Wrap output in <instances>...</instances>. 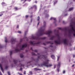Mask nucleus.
<instances>
[{
    "label": "nucleus",
    "mask_w": 75,
    "mask_h": 75,
    "mask_svg": "<svg viewBox=\"0 0 75 75\" xmlns=\"http://www.w3.org/2000/svg\"><path fill=\"white\" fill-rule=\"evenodd\" d=\"M45 28H46V22L44 21L43 22V26L40 28L38 32H37L35 35H32L31 37V40H45L46 38V37L40 38L39 37L41 36V35H42L44 34H46V35H48L49 37L50 38V40H52L54 38H55L56 37H57V39L54 41L56 44H60L61 42H63L64 45H68V41L67 39H65L62 40H61V37L59 36V30H62L61 28H57V30H54V32L56 33L55 34L56 37L52 35V32L51 30H47L45 33L44 32V31Z\"/></svg>",
    "instance_id": "f257e3e1"
},
{
    "label": "nucleus",
    "mask_w": 75,
    "mask_h": 75,
    "mask_svg": "<svg viewBox=\"0 0 75 75\" xmlns=\"http://www.w3.org/2000/svg\"><path fill=\"white\" fill-rule=\"evenodd\" d=\"M70 29H67L66 28L63 29V31H64L65 34L67 35L68 33L69 37H71L72 34H73V36L75 37V22L71 21L70 23Z\"/></svg>",
    "instance_id": "f03ea898"
},
{
    "label": "nucleus",
    "mask_w": 75,
    "mask_h": 75,
    "mask_svg": "<svg viewBox=\"0 0 75 75\" xmlns=\"http://www.w3.org/2000/svg\"><path fill=\"white\" fill-rule=\"evenodd\" d=\"M37 55H38V59L37 60V62L39 61V59H41L42 58L45 60V61L43 62V64L41 65L39 64L38 65L39 67H42V66H45V67H52V64H48L50 60L47 59L46 56L42 54H39L38 53H37Z\"/></svg>",
    "instance_id": "7ed1b4c3"
},
{
    "label": "nucleus",
    "mask_w": 75,
    "mask_h": 75,
    "mask_svg": "<svg viewBox=\"0 0 75 75\" xmlns=\"http://www.w3.org/2000/svg\"><path fill=\"white\" fill-rule=\"evenodd\" d=\"M23 39H21L20 40V42L19 43H18L16 45V47L15 49V51L16 52H20L21 50H23L24 49L25 47H26L27 45H29L26 43L25 44L21 46V42H22Z\"/></svg>",
    "instance_id": "20e7f679"
},
{
    "label": "nucleus",
    "mask_w": 75,
    "mask_h": 75,
    "mask_svg": "<svg viewBox=\"0 0 75 75\" xmlns=\"http://www.w3.org/2000/svg\"><path fill=\"white\" fill-rule=\"evenodd\" d=\"M29 43L32 45H33V46H40V44H43V45H46V44H53V42H45V43H42V42H36L35 41H32L30 40Z\"/></svg>",
    "instance_id": "39448f33"
},
{
    "label": "nucleus",
    "mask_w": 75,
    "mask_h": 75,
    "mask_svg": "<svg viewBox=\"0 0 75 75\" xmlns=\"http://www.w3.org/2000/svg\"><path fill=\"white\" fill-rule=\"evenodd\" d=\"M1 64L0 63V68L2 72L4 73V70H3V69L2 67L3 65L4 64V66H5V68L6 69H7L8 68V66L6 64V62L5 61H3L1 62Z\"/></svg>",
    "instance_id": "423d86ee"
},
{
    "label": "nucleus",
    "mask_w": 75,
    "mask_h": 75,
    "mask_svg": "<svg viewBox=\"0 0 75 75\" xmlns=\"http://www.w3.org/2000/svg\"><path fill=\"white\" fill-rule=\"evenodd\" d=\"M16 42V38H11V42L12 44H14L15 42Z\"/></svg>",
    "instance_id": "0eeeda50"
},
{
    "label": "nucleus",
    "mask_w": 75,
    "mask_h": 75,
    "mask_svg": "<svg viewBox=\"0 0 75 75\" xmlns=\"http://www.w3.org/2000/svg\"><path fill=\"white\" fill-rule=\"evenodd\" d=\"M60 65H61V62H59L58 63V64H57V71L58 72H59V67H60Z\"/></svg>",
    "instance_id": "6e6552de"
},
{
    "label": "nucleus",
    "mask_w": 75,
    "mask_h": 75,
    "mask_svg": "<svg viewBox=\"0 0 75 75\" xmlns=\"http://www.w3.org/2000/svg\"><path fill=\"white\" fill-rule=\"evenodd\" d=\"M13 62L15 64H16L17 62H20V61L18 59H15L14 60Z\"/></svg>",
    "instance_id": "1a4fd4ad"
},
{
    "label": "nucleus",
    "mask_w": 75,
    "mask_h": 75,
    "mask_svg": "<svg viewBox=\"0 0 75 75\" xmlns=\"http://www.w3.org/2000/svg\"><path fill=\"white\" fill-rule=\"evenodd\" d=\"M50 20H54V24H56V22H57V21H56V18L54 17H51Z\"/></svg>",
    "instance_id": "9d476101"
},
{
    "label": "nucleus",
    "mask_w": 75,
    "mask_h": 75,
    "mask_svg": "<svg viewBox=\"0 0 75 75\" xmlns=\"http://www.w3.org/2000/svg\"><path fill=\"white\" fill-rule=\"evenodd\" d=\"M17 66L18 67H24V65L20 63L19 65H17Z\"/></svg>",
    "instance_id": "9b49d317"
},
{
    "label": "nucleus",
    "mask_w": 75,
    "mask_h": 75,
    "mask_svg": "<svg viewBox=\"0 0 75 75\" xmlns=\"http://www.w3.org/2000/svg\"><path fill=\"white\" fill-rule=\"evenodd\" d=\"M33 8H35V10H37V6L36 5H34L33 6V7H31L29 9L30 10V9H33Z\"/></svg>",
    "instance_id": "f8f14e48"
},
{
    "label": "nucleus",
    "mask_w": 75,
    "mask_h": 75,
    "mask_svg": "<svg viewBox=\"0 0 75 75\" xmlns=\"http://www.w3.org/2000/svg\"><path fill=\"white\" fill-rule=\"evenodd\" d=\"M51 57L53 59H55V57L54 55H53L51 56Z\"/></svg>",
    "instance_id": "ddd939ff"
},
{
    "label": "nucleus",
    "mask_w": 75,
    "mask_h": 75,
    "mask_svg": "<svg viewBox=\"0 0 75 75\" xmlns=\"http://www.w3.org/2000/svg\"><path fill=\"white\" fill-rule=\"evenodd\" d=\"M34 70H35V71H40V70H41V69H38V68H35L34 69Z\"/></svg>",
    "instance_id": "4468645a"
},
{
    "label": "nucleus",
    "mask_w": 75,
    "mask_h": 75,
    "mask_svg": "<svg viewBox=\"0 0 75 75\" xmlns=\"http://www.w3.org/2000/svg\"><path fill=\"white\" fill-rule=\"evenodd\" d=\"M54 5H55V4L57 3V0H54Z\"/></svg>",
    "instance_id": "2eb2a0df"
},
{
    "label": "nucleus",
    "mask_w": 75,
    "mask_h": 75,
    "mask_svg": "<svg viewBox=\"0 0 75 75\" xmlns=\"http://www.w3.org/2000/svg\"><path fill=\"white\" fill-rule=\"evenodd\" d=\"M30 49L31 50H32V51H35V52H37V50H33V48H30Z\"/></svg>",
    "instance_id": "dca6fc26"
},
{
    "label": "nucleus",
    "mask_w": 75,
    "mask_h": 75,
    "mask_svg": "<svg viewBox=\"0 0 75 75\" xmlns=\"http://www.w3.org/2000/svg\"><path fill=\"white\" fill-rule=\"evenodd\" d=\"M26 0H21V2H23V3H24Z\"/></svg>",
    "instance_id": "f3484780"
},
{
    "label": "nucleus",
    "mask_w": 75,
    "mask_h": 75,
    "mask_svg": "<svg viewBox=\"0 0 75 75\" xmlns=\"http://www.w3.org/2000/svg\"><path fill=\"white\" fill-rule=\"evenodd\" d=\"M72 3H73L72 2H71V1H69V2L68 4H71V5L72 4Z\"/></svg>",
    "instance_id": "a211bd4d"
},
{
    "label": "nucleus",
    "mask_w": 75,
    "mask_h": 75,
    "mask_svg": "<svg viewBox=\"0 0 75 75\" xmlns=\"http://www.w3.org/2000/svg\"><path fill=\"white\" fill-rule=\"evenodd\" d=\"M20 56L21 58H23V57H24V56L22 54H20Z\"/></svg>",
    "instance_id": "6ab92c4d"
},
{
    "label": "nucleus",
    "mask_w": 75,
    "mask_h": 75,
    "mask_svg": "<svg viewBox=\"0 0 75 75\" xmlns=\"http://www.w3.org/2000/svg\"><path fill=\"white\" fill-rule=\"evenodd\" d=\"M5 41L6 43H7V42H8V40H7V38L6 37H5Z\"/></svg>",
    "instance_id": "aec40b11"
},
{
    "label": "nucleus",
    "mask_w": 75,
    "mask_h": 75,
    "mask_svg": "<svg viewBox=\"0 0 75 75\" xmlns=\"http://www.w3.org/2000/svg\"><path fill=\"white\" fill-rule=\"evenodd\" d=\"M14 9H15V10H18L19 9L17 7H15L14 8Z\"/></svg>",
    "instance_id": "412c9836"
},
{
    "label": "nucleus",
    "mask_w": 75,
    "mask_h": 75,
    "mask_svg": "<svg viewBox=\"0 0 75 75\" xmlns=\"http://www.w3.org/2000/svg\"><path fill=\"white\" fill-rule=\"evenodd\" d=\"M73 9H74V8L73 7H71V8H70L69 10H73Z\"/></svg>",
    "instance_id": "4be33fe9"
},
{
    "label": "nucleus",
    "mask_w": 75,
    "mask_h": 75,
    "mask_svg": "<svg viewBox=\"0 0 75 75\" xmlns=\"http://www.w3.org/2000/svg\"><path fill=\"white\" fill-rule=\"evenodd\" d=\"M13 51H10V55H11V54H12V53H13Z\"/></svg>",
    "instance_id": "5701e85b"
},
{
    "label": "nucleus",
    "mask_w": 75,
    "mask_h": 75,
    "mask_svg": "<svg viewBox=\"0 0 75 75\" xmlns=\"http://www.w3.org/2000/svg\"><path fill=\"white\" fill-rule=\"evenodd\" d=\"M32 54L33 55H36L34 52H32Z\"/></svg>",
    "instance_id": "b1692460"
},
{
    "label": "nucleus",
    "mask_w": 75,
    "mask_h": 75,
    "mask_svg": "<svg viewBox=\"0 0 75 75\" xmlns=\"http://www.w3.org/2000/svg\"><path fill=\"white\" fill-rule=\"evenodd\" d=\"M59 58H60V56H58L57 57V61H59Z\"/></svg>",
    "instance_id": "393cba45"
},
{
    "label": "nucleus",
    "mask_w": 75,
    "mask_h": 75,
    "mask_svg": "<svg viewBox=\"0 0 75 75\" xmlns=\"http://www.w3.org/2000/svg\"><path fill=\"white\" fill-rule=\"evenodd\" d=\"M28 31L27 30L26 31H25V35H26V34H27V32Z\"/></svg>",
    "instance_id": "a878e982"
},
{
    "label": "nucleus",
    "mask_w": 75,
    "mask_h": 75,
    "mask_svg": "<svg viewBox=\"0 0 75 75\" xmlns=\"http://www.w3.org/2000/svg\"><path fill=\"white\" fill-rule=\"evenodd\" d=\"M50 48H53V46L52 45H50Z\"/></svg>",
    "instance_id": "bb28decb"
},
{
    "label": "nucleus",
    "mask_w": 75,
    "mask_h": 75,
    "mask_svg": "<svg viewBox=\"0 0 75 75\" xmlns=\"http://www.w3.org/2000/svg\"><path fill=\"white\" fill-rule=\"evenodd\" d=\"M40 17L38 16V18H37V21H39V20H40Z\"/></svg>",
    "instance_id": "cd10ccee"
},
{
    "label": "nucleus",
    "mask_w": 75,
    "mask_h": 75,
    "mask_svg": "<svg viewBox=\"0 0 75 75\" xmlns=\"http://www.w3.org/2000/svg\"><path fill=\"white\" fill-rule=\"evenodd\" d=\"M3 46L0 44V48H3Z\"/></svg>",
    "instance_id": "c85d7f7f"
},
{
    "label": "nucleus",
    "mask_w": 75,
    "mask_h": 75,
    "mask_svg": "<svg viewBox=\"0 0 75 75\" xmlns=\"http://www.w3.org/2000/svg\"><path fill=\"white\" fill-rule=\"evenodd\" d=\"M49 16V15L48 14H46V17H48Z\"/></svg>",
    "instance_id": "c756f323"
},
{
    "label": "nucleus",
    "mask_w": 75,
    "mask_h": 75,
    "mask_svg": "<svg viewBox=\"0 0 75 75\" xmlns=\"http://www.w3.org/2000/svg\"><path fill=\"white\" fill-rule=\"evenodd\" d=\"M1 4L2 5H3V4H6V3L4 2H3Z\"/></svg>",
    "instance_id": "7c9ffc66"
},
{
    "label": "nucleus",
    "mask_w": 75,
    "mask_h": 75,
    "mask_svg": "<svg viewBox=\"0 0 75 75\" xmlns=\"http://www.w3.org/2000/svg\"><path fill=\"white\" fill-rule=\"evenodd\" d=\"M18 33L19 34H21V31H19L18 32Z\"/></svg>",
    "instance_id": "2f4dec72"
},
{
    "label": "nucleus",
    "mask_w": 75,
    "mask_h": 75,
    "mask_svg": "<svg viewBox=\"0 0 75 75\" xmlns=\"http://www.w3.org/2000/svg\"><path fill=\"white\" fill-rule=\"evenodd\" d=\"M29 73L30 74V75H32V72L31 71H30Z\"/></svg>",
    "instance_id": "473e14b6"
},
{
    "label": "nucleus",
    "mask_w": 75,
    "mask_h": 75,
    "mask_svg": "<svg viewBox=\"0 0 75 75\" xmlns=\"http://www.w3.org/2000/svg\"><path fill=\"white\" fill-rule=\"evenodd\" d=\"M18 74H19L20 75H22V74L20 73L19 72H18Z\"/></svg>",
    "instance_id": "72a5a7b5"
},
{
    "label": "nucleus",
    "mask_w": 75,
    "mask_h": 75,
    "mask_svg": "<svg viewBox=\"0 0 75 75\" xmlns=\"http://www.w3.org/2000/svg\"><path fill=\"white\" fill-rule=\"evenodd\" d=\"M28 15H26L25 16L26 18H28Z\"/></svg>",
    "instance_id": "f704fd0d"
},
{
    "label": "nucleus",
    "mask_w": 75,
    "mask_h": 75,
    "mask_svg": "<svg viewBox=\"0 0 75 75\" xmlns=\"http://www.w3.org/2000/svg\"><path fill=\"white\" fill-rule=\"evenodd\" d=\"M63 74H65V70H64L63 71Z\"/></svg>",
    "instance_id": "c9c22d12"
},
{
    "label": "nucleus",
    "mask_w": 75,
    "mask_h": 75,
    "mask_svg": "<svg viewBox=\"0 0 75 75\" xmlns=\"http://www.w3.org/2000/svg\"><path fill=\"white\" fill-rule=\"evenodd\" d=\"M56 68V65L54 64V68Z\"/></svg>",
    "instance_id": "e433bc0d"
},
{
    "label": "nucleus",
    "mask_w": 75,
    "mask_h": 75,
    "mask_svg": "<svg viewBox=\"0 0 75 75\" xmlns=\"http://www.w3.org/2000/svg\"><path fill=\"white\" fill-rule=\"evenodd\" d=\"M8 75H10V72H8Z\"/></svg>",
    "instance_id": "4c0bfd02"
},
{
    "label": "nucleus",
    "mask_w": 75,
    "mask_h": 75,
    "mask_svg": "<svg viewBox=\"0 0 75 75\" xmlns=\"http://www.w3.org/2000/svg\"><path fill=\"white\" fill-rule=\"evenodd\" d=\"M67 15H68V14H65L64 16H67Z\"/></svg>",
    "instance_id": "58836bf2"
},
{
    "label": "nucleus",
    "mask_w": 75,
    "mask_h": 75,
    "mask_svg": "<svg viewBox=\"0 0 75 75\" xmlns=\"http://www.w3.org/2000/svg\"><path fill=\"white\" fill-rule=\"evenodd\" d=\"M22 69H22V68H21L20 69V71H22Z\"/></svg>",
    "instance_id": "ea45409f"
},
{
    "label": "nucleus",
    "mask_w": 75,
    "mask_h": 75,
    "mask_svg": "<svg viewBox=\"0 0 75 75\" xmlns=\"http://www.w3.org/2000/svg\"><path fill=\"white\" fill-rule=\"evenodd\" d=\"M23 74H25V71H24Z\"/></svg>",
    "instance_id": "a19ab883"
},
{
    "label": "nucleus",
    "mask_w": 75,
    "mask_h": 75,
    "mask_svg": "<svg viewBox=\"0 0 75 75\" xmlns=\"http://www.w3.org/2000/svg\"><path fill=\"white\" fill-rule=\"evenodd\" d=\"M3 15V13H1L0 14V16H1Z\"/></svg>",
    "instance_id": "79ce46f5"
},
{
    "label": "nucleus",
    "mask_w": 75,
    "mask_h": 75,
    "mask_svg": "<svg viewBox=\"0 0 75 75\" xmlns=\"http://www.w3.org/2000/svg\"><path fill=\"white\" fill-rule=\"evenodd\" d=\"M40 23V22L39 21L38 23V25H38Z\"/></svg>",
    "instance_id": "37998d69"
},
{
    "label": "nucleus",
    "mask_w": 75,
    "mask_h": 75,
    "mask_svg": "<svg viewBox=\"0 0 75 75\" xmlns=\"http://www.w3.org/2000/svg\"><path fill=\"white\" fill-rule=\"evenodd\" d=\"M0 75H2V74H1V73L0 71Z\"/></svg>",
    "instance_id": "c03bdc74"
},
{
    "label": "nucleus",
    "mask_w": 75,
    "mask_h": 75,
    "mask_svg": "<svg viewBox=\"0 0 75 75\" xmlns=\"http://www.w3.org/2000/svg\"><path fill=\"white\" fill-rule=\"evenodd\" d=\"M72 10H68V11H71Z\"/></svg>",
    "instance_id": "a18cd8bd"
},
{
    "label": "nucleus",
    "mask_w": 75,
    "mask_h": 75,
    "mask_svg": "<svg viewBox=\"0 0 75 75\" xmlns=\"http://www.w3.org/2000/svg\"><path fill=\"white\" fill-rule=\"evenodd\" d=\"M17 28H18V25L17 26Z\"/></svg>",
    "instance_id": "49530a36"
},
{
    "label": "nucleus",
    "mask_w": 75,
    "mask_h": 75,
    "mask_svg": "<svg viewBox=\"0 0 75 75\" xmlns=\"http://www.w3.org/2000/svg\"><path fill=\"white\" fill-rule=\"evenodd\" d=\"M73 57L74 58V57H75V55L74 54V55H73Z\"/></svg>",
    "instance_id": "de8ad7c7"
},
{
    "label": "nucleus",
    "mask_w": 75,
    "mask_h": 75,
    "mask_svg": "<svg viewBox=\"0 0 75 75\" xmlns=\"http://www.w3.org/2000/svg\"><path fill=\"white\" fill-rule=\"evenodd\" d=\"M42 5H41V4L40 5V7H42Z\"/></svg>",
    "instance_id": "09e8293b"
},
{
    "label": "nucleus",
    "mask_w": 75,
    "mask_h": 75,
    "mask_svg": "<svg viewBox=\"0 0 75 75\" xmlns=\"http://www.w3.org/2000/svg\"><path fill=\"white\" fill-rule=\"evenodd\" d=\"M74 64H73V65H72V67H73L74 66Z\"/></svg>",
    "instance_id": "8fccbe9b"
},
{
    "label": "nucleus",
    "mask_w": 75,
    "mask_h": 75,
    "mask_svg": "<svg viewBox=\"0 0 75 75\" xmlns=\"http://www.w3.org/2000/svg\"><path fill=\"white\" fill-rule=\"evenodd\" d=\"M35 3H37V1H35Z\"/></svg>",
    "instance_id": "3c124183"
},
{
    "label": "nucleus",
    "mask_w": 75,
    "mask_h": 75,
    "mask_svg": "<svg viewBox=\"0 0 75 75\" xmlns=\"http://www.w3.org/2000/svg\"><path fill=\"white\" fill-rule=\"evenodd\" d=\"M26 41H28V39H26Z\"/></svg>",
    "instance_id": "603ef678"
},
{
    "label": "nucleus",
    "mask_w": 75,
    "mask_h": 75,
    "mask_svg": "<svg viewBox=\"0 0 75 75\" xmlns=\"http://www.w3.org/2000/svg\"><path fill=\"white\" fill-rule=\"evenodd\" d=\"M33 21V19H31V22H32V21Z\"/></svg>",
    "instance_id": "864d4df0"
},
{
    "label": "nucleus",
    "mask_w": 75,
    "mask_h": 75,
    "mask_svg": "<svg viewBox=\"0 0 75 75\" xmlns=\"http://www.w3.org/2000/svg\"><path fill=\"white\" fill-rule=\"evenodd\" d=\"M28 63H30V62H28L27 64H28Z\"/></svg>",
    "instance_id": "5fc2aeb1"
},
{
    "label": "nucleus",
    "mask_w": 75,
    "mask_h": 75,
    "mask_svg": "<svg viewBox=\"0 0 75 75\" xmlns=\"http://www.w3.org/2000/svg\"><path fill=\"white\" fill-rule=\"evenodd\" d=\"M33 17V15H31L30 16V17Z\"/></svg>",
    "instance_id": "6e6d98bb"
},
{
    "label": "nucleus",
    "mask_w": 75,
    "mask_h": 75,
    "mask_svg": "<svg viewBox=\"0 0 75 75\" xmlns=\"http://www.w3.org/2000/svg\"><path fill=\"white\" fill-rule=\"evenodd\" d=\"M64 22H64V21H63V23H64Z\"/></svg>",
    "instance_id": "4d7b16f0"
},
{
    "label": "nucleus",
    "mask_w": 75,
    "mask_h": 75,
    "mask_svg": "<svg viewBox=\"0 0 75 75\" xmlns=\"http://www.w3.org/2000/svg\"><path fill=\"white\" fill-rule=\"evenodd\" d=\"M73 1H75V0H73Z\"/></svg>",
    "instance_id": "13d9d810"
},
{
    "label": "nucleus",
    "mask_w": 75,
    "mask_h": 75,
    "mask_svg": "<svg viewBox=\"0 0 75 75\" xmlns=\"http://www.w3.org/2000/svg\"><path fill=\"white\" fill-rule=\"evenodd\" d=\"M47 13V11H46L45 13Z\"/></svg>",
    "instance_id": "bf43d9fd"
},
{
    "label": "nucleus",
    "mask_w": 75,
    "mask_h": 75,
    "mask_svg": "<svg viewBox=\"0 0 75 75\" xmlns=\"http://www.w3.org/2000/svg\"><path fill=\"white\" fill-rule=\"evenodd\" d=\"M26 52H27V50H26Z\"/></svg>",
    "instance_id": "052dcab7"
},
{
    "label": "nucleus",
    "mask_w": 75,
    "mask_h": 75,
    "mask_svg": "<svg viewBox=\"0 0 75 75\" xmlns=\"http://www.w3.org/2000/svg\"><path fill=\"white\" fill-rule=\"evenodd\" d=\"M70 44V45H71V44Z\"/></svg>",
    "instance_id": "680f3d73"
},
{
    "label": "nucleus",
    "mask_w": 75,
    "mask_h": 75,
    "mask_svg": "<svg viewBox=\"0 0 75 75\" xmlns=\"http://www.w3.org/2000/svg\"><path fill=\"white\" fill-rule=\"evenodd\" d=\"M10 7H11V6H10Z\"/></svg>",
    "instance_id": "e2e57ef3"
},
{
    "label": "nucleus",
    "mask_w": 75,
    "mask_h": 75,
    "mask_svg": "<svg viewBox=\"0 0 75 75\" xmlns=\"http://www.w3.org/2000/svg\"><path fill=\"white\" fill-rule=\"evenodd\" d=\"M74 49H75V47H74Z\"/></svg>",
    "instance_id": "0e129e2a"
},
{
    "label": "nucleus",
    "mask_w": 75,
    "mask_h": 75,
    "mask_svg": "<svg viewBox=\"0 0 75 75\" xmlns=\"http://www.w3.org/2000/svg\"><path fill=\"white\" fill-rule=\"evenodd\" d=\"M52 50V51H53V50Z\"/></svg>",
    "instance_id": "69168bd1"
},
{
    "label": "nucleus",
    "mask_w": 75,
    "mask_h": 75,
    "mask_svg": "<svg viewBox=\"0 0 75 75\" xmlns=\"http://www.w3.org/2000/svg\"><path fill=\"white\" fill-rule=\"evenodd\" d=\"M45 49H46V48H45Z\"/></svg>",
    "instance_id": "338daca9"
},
{
    "label": "nucleus",
    "mask_w": 75,
    "mask_h": 75,
    "mask_svg": "<svg viewBox=\"0 0 75 75\" xmlns=\"http://www.w3.org/2000/svg\"><path fill=\"white\" fill-rule=\"evenodd\" d=\"M28 75H30V74H28Z\"/></svg>",
    "instance_id": "774afa93"
}]
</instances>
